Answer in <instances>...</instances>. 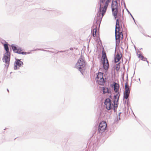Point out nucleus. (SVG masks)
I'll list each match as a JSON object with an SVG mask.
<instances>
[{"instance_id": "f257e3e1", "label": "nucleus", "mask_w": 151, "mask_h": 151, "mask_svg": "<svg viewBox=\"0 0 151 151\" xmlns=\"http://www.w3.org/2000/svg\"><path fill=\"white\" fill-rule=\"evenodd\" d=\"M106 12L99 9L98 14L96 17V21L94 23L92 27L93 29L92 33V35L94 39L98 40L99 38V29L102 19L104 14Z\"/></svg>"}, {"instance_id": "f03ea898", "label": "nucleus", "mask_w": 151, "mask_h": 151, "mask_svg": "<svg viewBox=\"0 0 151 151\" xmlns=\"http://www.w3.org/2000/svg\"><path fill=\"white\" fill-rule=\"evenodd\" d=\"M115 34L116 45L117 46H120L122 47V45L120 44V42H122L123 39V36L120 28L119 22L118 19H117L116 20Z\"/></svg>"}, {"instance_id": "7ed1b4c3", "label": "nucleus", "mask_w": 151, "mask_h": 151, "mask_svg": "<svg viewBox=\"0 0 151 151\" xmlns=\"http://www.w3.org/2000/svg\"><path fill=\"white\" fill-rule=\"evenodd\" d=\"M119 93L116 95L114 96V105L113 104H111V101L109 99H106L104 102V104L106 106V109L108 110H110L111 108H112L114 107H116L117 106V104H116V102H117L119 98Z\"/></svg>"}, {"instance_id": "20e7f679", "label": "nucleus", "mask_w": 151, "mask_h": 151, "mask_svg": "<svg viewBox=\"0 0 151 151\" xmlns=\"http://www.w3.org/2000/svg\"><path fill=\"white\" fill-rule=\"evenodd\" d=\"M117 8V3L116 0H113L111 4V8L112 13L115 19L117 17L119 18L121 16L118 13Z\"/></svg>"}, {"instance_id": "39448f33", "label": "nucleus", "mask_w": 151, "mask_h": 151, "mask_svg": "<svg viewBox=\"0 0 151 151\" xmlns=\"http://www.w3.org/2000/svg\"><path fill=\"white\" fill-rule=\"evenodd\" d=\"M101 61L104 68L105 70H107L109 68V65L106 52L104 50L102 52Z\"/></svg>"}, {"instance_id": "423d86ee", "label": "nucleus", "mask_w": 151, "mask_h": 151, "mask_svg": "<svg viewBox=\"0 0 151 151\" xmlns=\"http://www.w3.org/2000/svg\"><path fill=\"white\" fill-rule=\"evenodd\" d=\"M111 0H100V10H103L106 12L109 3L111 1Z\"/></svg>"}, {"instance_id": "0eeeda50", "label": "nucleus", "mask_w": 151, "mask_h": 151, "mask_svg": "<svg viewBox=\"0 0 151 151\" xmlns=\"http://www.w3.org/2000/svg\"><path fill=\"white\" fill-rule=\"evenodd\" d=\"M103 75V73L99 72L98 73L96 78L97 83L101 85H104L105 83Z\"/></svg>"}, {"instance_id": "6e6552de", "label": "nucleus", "mask_w": 151, "mask_h": 151, "mask_svg": "<svg viewBox=\"0 0 151 151\" xmlns=\"http://www.w3.org/2000/svg\"><path fill=\"white\" fill-rule=\"evenodd\" d=\"M85 63L84 58L82 57H81L76 64V68L80 70L81 68H83L85 66Z\"/></svg>"}, {"instance_id": "1a4fd4ad", "label": "nucleus", "mask_w": 151, "mask_h": 151, "mask_svg": "<svg viewBox=\"0 0 151 151\" xmlns=\"http://www.w3.org/2000/svg\"><path fill=\"white\" fill-rule=\"evenodd\" d=\"M107 127L106 122H102L99 125L98 131L100 133L104 132L106 130Z\"/></svg>"}, {"instance_id": "9d476101", "label": "nucleus", "mask_w": 151, "mask_h": 151, "mask_svg": "<svg viewBox=\"0 0 151 151\" xmlns=\"http://www.w3.org/2000/svg\"><path fill=\"white\" fill-rule=\"evenodd\" d=\"M11 47L13 51L19 54H22L23 55H26L28 54V53L26 52H23L22 50L21 49L19 48L18 47H16L14 45H11Z\"/></svg>"}, {"instance_id": "9b49d317", "label": "nucleus", "mask_w": 151, "mask_h": 151, "mask_svg": "<svg viewBox=\"0 0 151 151\" xmlns=\"http://www.w3.org/2000/svg\"><path fill=\"white\" fill-rule=\"evenodd\" d=\"M125 92L124 93V97L126 99L128 98L129 93L130 90L129 86L127 83H126L125 84Z\"/></svg>"}, {"instance_id": "f8f14e48", "label": "nucleus", "mask_w": 151, "mask_h": 151, "mask_svg": "<svg viewBox=\"0 0 151 151\" xmlns=\"http://www.w3.org/2000/svg\"><path fill=\"white\" fill-rule=\"evenodd\" d=\"M10 53H6L4 58L3 61L6 63V66L8 67L9 64Z\"/></svg>"}, {"instance_id": "ddd939ff", "label": "nucleus", "mask_w": 151, "mask_h": 151, "mask_svg": "<svg viewBox=\"0 0 151 151\" xmlns=\"http://www.w3.org/2000/svg\"><path fill=\"white\" fill-rule=\"evenodd\" d=\"M122 57L121 53H117L114 57V61L115 63L118 62L120 60Z\"/></svg>"}, {"instance_id": "4468645a", "label": "nucleus", "mask_w": 151, "mask_h": 151, "mask_svg": "<svg viewBox=\"0 0 151 151\" xmlns=\"http://www.w3.org/2000/svg\"><path fill=\"white\" fill-rule=\"evenodd\" d=\"M113 86L114 91L116 93H117L119 89V84L115 82H114L113 83Z\"/></svg>"}, {"instance_id": "2eb2a0df", "label": "nucleus", "mask_w": 151, "mask_h": 151, "mask_svg": "<svg viewBox=\"0 0 151 151\" xmlns=\"http://www.w3.org/2000/svg\"><path fill=\"white\" fill-rule=\"evenodd\" d=\"M23 63L20 60H17L14 63V69L16 70L17 69V66L19 67L21 65H22Z\"/></svg>"}, {"instance_id": "dca6fc26", "label": "nucleus", "mask_w": 151, "mask_h": 151, "mask_svg": "<svg viewBox=\"0 0 151 151\" xmlns=\"http://www.w3.org/2000/svg\"><path fill=\"white\" fill-rule=\"evenodd\" d=\"M4 48L6 51V53H10L9 52V49L7 44H5L4 45Z\"/></svg>"}, {"instance_id": "f3484780", "label": "nucleus", "mask_w": 151, "mask_h": 151, "mask_svg": "<svg viewBox=\"0 0 151 151\" xmlns=\"http://www.w3.org/2000/svg\"><path fill=\"white\" fill-rule=\"evenodd\" d=\"M109 90L108 88L106 87L103 88V92L104 93H108Z\"/></svg>"}, {"instance_id": "a211bd4d", "label": "nucleus", "mask_w": 151, "mask_h": 151, "mask_svg": "<svg viewBox=\"0 0 151 151\" xmlns=\"http://www.w3.org/2000/svg\"><path fill=\"white\" fill-rule=\"evenodd\" d=\"M120 67L119 64L118 63L115 66V69L117 71H118L120 69Z\"/></svg>"}, {"instance_id": "6ab92c4d", "label": "nucleus", "mask_w": 151, "mask_h": 151, "mask_svg": "<svg viewBox=\"0 0 151 151\" xmlns=\"http://www.w3.org/2000/svg\"><path fill=\"white\" fill-rule=\"evenodd\" d=\"M138 57L142 60V58H144V57L141 54H140L138 55Z\"/></svg>"}, {"instance_id": "aec40b11", "label": "nucleus", "mask_w": 151, "mask_h": 151, "mask_svg": "<svg viewBox=\"0 0 151 151\" xmlns=\"http://www.w3.org/2000/svg\"><path fill=\"white\" fill-rule=\"evenodd\" d=\"M147 59L145 58H142V60L144 61H147Z\"/></svg>"}]
</instances>
